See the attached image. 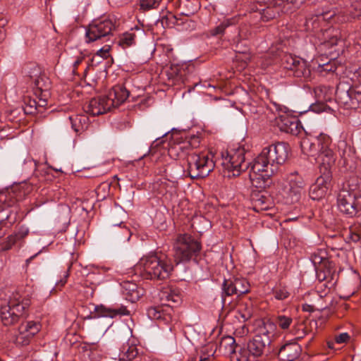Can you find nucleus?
Listing matches in <instances>:
<instances>
[{"label":"nucleus","mask_w":361,"mask_h":361,"mask_svg":"<svg viewBox=\"0 0 361 361\" xmlns=\"http://www.w3.org/2000/svg\"><path fill=\"white\" fill-rule=\"evenodd\" d=\"M288 145L285 142H276L263 148L253 161L250 162V178L253 183L259 184L260 188L268 185L270 178L288 159Z\"/></svg>","instance_id":"obj_1"},{"label":"nucleus","mask_w":361,"mask_h":361,"mask_svg":"<svg viewBox=\"0 0 361 361\" xmlns=\"http://www.w3.org/2000/svg\"><path fill=\"white\" fill-rule=\"evenodd\" d=\"M6 304L0 307V317L5 326H9L18 322L26 314V310L30 305L27 295H23L20 290H9L6 295Z\"/></svg>","instance_id":"obj_2"},{"label":"nucleus","mask_w":361,"mask_h":361,"mask_svg":"<svg viewBox=\"0 0 361 361\" xmlns=\"http://www.w3.org/2000/svg\"><path fill=\"white\" fill-rule=\"evenodd\" d=\"M135 269L147 279L164 280L169 277L173 266L166 257H161L156 253L143 256L135 265Z\"/></svg>","instance_id":"obj_3"},{"label":"nucleus","mask_w":361,"mask_h":361,"mask_svg":"<svg viewBox=\"0 0 361 361\" xmlns=\"http://www.w3.org/2000/svg\"><path fill=\"white\" fill-rule=\"evenodd\" d=\"M96 96L92 98V116H98L123 104L129 97V91L123 85L113 87L107 95H102L97 89Z\"/></svg>","instance_id":"obj_4"},{"label":"nucleus","mask_w":361,"mask_h":361,"mask_svg":"<svg viewBox=\"0 0 361 361\" xmlns=\"http://www.w3.org/2000/svg\"><path fill=\"white\" fill-rule=\"evenodd\" d=\"M305 0H257V4L264 8H257L254 10V18H259L262 20L267 22L275 18L281 13H286L290 8V5L298 6L303 4Z\"/></svg>","instance_id":"obj_5"},{"label":"nucleus","mask_w":361,"mask_h":361,"mask_svg":"<svg viewBox=\"0 0 361 361\" xmlns=\"http://www.w3.org/2000/svg\"><path fill=\"white\" fill-rule=\"evenodd\" d=\"M337 207L341 213L348 218L357 216L361 214V192L344 186L337 195Z\"/></svg>","instance_id":"obj_6"},{"label":"nucleus","mask_w":361,"mask_h":361,"mask_svg":"<svg viewBox=\"0 0 361 361\" xmlns=\"http://www.w3.org/2000/svg\"><path fill=\"white\" fill-rule=\"evenodd\" d=\"M202 250L201 243L188 234H180L174 244V258L177 264L190 261Z\"/></svg>","instance_id":"obj_7"},{"label":"nucleus","mask_w":361,"mask_h":361,"mask_svg":"<svg viewBox=\"0 0 361 361\" xmlns=\"http://www.w3.org/2000/svg\"><path fill=\"white\" fill-rule=\"evenodd\" d=\"M209 154H191L188 157V173L194 178H203L214 170L215 163Z\"/></svg>","instance_id":"obj_8"},{"label":"nucleus","mask_w":361,"mask_h":361,"mask_svg":"<svg viewBox=\"0 0 361 361\" xmlns=\"http://www.w3.org/2000/svg\"><path fill=\"white\" fill-rule=\"evenodd\" d=\"M221 159V165L228 171H233V176H238L241 171L250 167V162L245 161V149L242 147H238L230 152H222Z\"/></svg>","instance_id":"obj_9"},{"label":"nucleus","mask_w":361,"mask_h":361,"mask_svg":"<svg viewBox=\"0 0 361 361\" xmlns=\"http://www.w3.org/2000/svg\"><path fill=\"white\" fill-rule=\"evenodd\" d=\"M39 322L27 321L23 322L14 331L11 341L18 345H28L31 339L41 330Z\"/></svg>","instance_id":"obj_10"},{"label":"nucleus","mask_w":361,"mask_h":361,"mask_svg":"<svg viewBox=\"0 0 361 361\" xmlns=\"http://www.w3.org/2000/svg\"><path fill=\"white\" fill-rule=\"evenodd\" d=\"M287 185L283 189L284 197L287 204L298 202L304 192L305 183L297 172L290 173L287 177Z\"/></svg>","instance_id":"obj_11"},{"label":"nucleus","mask_w":361,"mask_h":361,"mask_svg":"<svg viewBox=\"0 0 361 361\" xmlns=\"http://www.w3.org/2000/svg\"><path fill=\"white\" fill-rule=\"evenodd\" d=\"M266 339L254 336L247 343V359L250 361H258L259 358L267 356L274 350L272 345L267 344Z\"/></svg>","instance_id":"obj_12"},{"label":"nucleus","mask_w":361,"mask_h":361,"mask_svg":"<svg viewBox=\"0 0 361 361\" xmlns=\"http://www.w3.org/2000/svg\"><path fill=\"white\" fill-rule=\"evenodd\" d=\"M147 314L150 319L157 320L160 324H168L176 319L170 305L150 307L147 310Z\"/></svg>","instance_id":"obj_13"},{"label":"nucleus","mask_w":361,"mask_h":361,"mask_svg":"<svg viewBox=\"0 0 361 361\" xmlns=\"http://www.w3.org/2000/svg\"><path fill=\"white\" fill-rule=\"evenodd\" d=\"M331 176L329 172H322L315 183L310 187V197L319 200L326 195L331 185Z\"/></svg>","instance_id":"obj_14"},{"label":"nucleus","mask_w":361,"mask_h":361,"mask_svg":"<svg viewBox=\"0 0 361 361\" xmlns=\"http://www.w3.org/2000/svg\"><path fill=\"white\" fill-rule=\"evenodd\" d=\"M286 44L285 41H281L279 44L272 45L269 49V53L274 58L281 57L284 68L290 71L300 57L286 53L284 51Z\"/></svg>","instance_id":"obj_15"},{"label":"nucleus","mask_w":361,"mask_h":361,"mask_svg":"<svg viewBox=\"0 0 361 361\" xmlns=\"http://www.w3.org/2000/svg\"><path fill=\"white\" fill-rule=\"evenodd\" d=\"M113 27V23L109 19L92 20V43L110 35Z\"/></svg>","instance_id":"obj_16"},{"label":"nucleus","mask_w":361,"mask_h":361,"mask_svg":"<svg viewBox=\"0 0 361 361\" xmlns=\"http://www.w3.org/2000/svg\"><path fill=\"white\" fill-rule=\"evenodd\" d=\"M356 78H353V83L346 92L350 106L353 108L361 106V67L356 73Z\"/></svg>","instance_id":"obj_17"},{"label":"nucleus","mask_w":361,"mask_h":361,"mask_svg":"<svg viewBox=\"0 0 361 361\" xmlns=\"http://www.w3.org/2000/svg\"><path fill=\"white\" fill-rule=\"evenodd\" d=\"M121 286L123 297L131 302H135L144 295V289L132 281H123L121 283Z\"/></svg>","instance_id":"obj_18"},{"label":"nucleus","mask_w":361,"mask_h":361,"mask_svg":"<svg viewBox=\"0 0 361 361\" xmlns=\"http://www.w3.org/2000/svg\"><path fill=\"white\" fill-rule=\"evenodd\" d=\"M302 349L297 343H288L279 350L278 356L283 361H294L297 360L301 353Z\"/></svg>","instance_id":"obj_19"},{"label":"nucleus","mask_w":361,"mask_h":361,"mask_svg":"<svg viewBox=\"0 0 361 361\" xmlns=\"http://www.w3.org/2000/svg\"><path fill=\"white\" fill-rule=\"evenodd\" d=\"M125 216V213L121 208H116L115 211L112 214V223L114 227L119 230L118 237L122 239L129 240L130 237V230L123 225V219Z\"/></svg>","instance_id":"obj_20"},{"label":"nucleus","mask_w":361,"mask_h":361,"mask_svg":"<svg viewBox=\"0 0 361 361\" xmlns=\"http://www.w3.org/2000/svg\"><path fill=\"white\" fill-rule=\"evenodd\" d=\"M277 125L281 131L286 133L297 135L300 133V123L296 118H289L286 116H280L277 121Z\"/></svg>","instance_id":"obj_21"},{"label":"nucleus","mask_w":361,"mask_h":361,"mask_svg":"<svg viewBox=\"0 0 361 361\" xmlns=\"http://www.w3.org/2000/svg\"><path fill=\"white\" fill-rule=\"evenodd\" d=\"M129 312L126 307H121L119 309H107L104 305H97L94 307V310L92 312V319L99 318V317H113L116 314L126 315L128 314Z\"/></svg>","instance_id":"obj_22"},{"label":"nucleus","mask_w":361,"mask_h":361,"mask_svg":"<svg viewBox=\"0 0 361 361\" xmlns=\"http://www.w3.org/2000/svg\"><path fill=\"white\" fill-rule=\"evenodd\" d=\"M69 119L71 123L72 128L76 133L88 130L90 121L89 115L87 114L71 116L69 117Z\"/></svg>","instance_id":"obj_23"},{"label":"nucleus","mask_w":361,"mask_h":361,"mask_svg":"<svg viewBox=\"0 0 361 361\" xmlns=\"http://www.w3.org/2000/svg\"><path fill=\"white\" fill-rule=\"evenodd\" d=\"M274 329L275 325L273 322L269 321L264 322L262 326H259L255 336L263 340L266 339L267 344L272 345Z\"/></svg>","instance_id":"obj_24"},{"label":"nucleus","mask_w":361,"mask_h":361,"mask_svg":"<svg viewBox=\"0 0 361 361\" xmlns=\"http://www.w3.org/2000/svg\"><path fill=\"white\" fill-rule=\"evenodd\" d=\"M318 161L321 164L320 171H322L324 169L323 172H329L330 168L334 164L336 158L332 150L324 151V152H320L317 155Z\"/></svg>","instance_id":"obj_25"},{"label":"nucleus","mask_w":361,"mask_h":361,"mask_svg":"<svg viewBox=\"0 0 361 361\" xmlns=\"http://www.w3.org/2000/svg\"><path fill=\"white\" fill-rule=\"evenodd\" d=\"M238 344L233 337L231 336H223L219 342V350L226 355H233L236 352Z\"/></svg>","instance_id":"obj_26"},{"label":"nucleus","mask_w":361,"mask_h":361,"mask_svg":"<svg viewBox=\"0 0 361 361\" xmlns=\"http://www.w3.org/2000/svg\"><path fill=\"white\" fill-rule=\"evenodd\" d=\"M293 75L298 78H308L310 77L311 71L308 67L306 61L299 58L294 65V67L290 70Z\"/></svg>","instance_id":"obj_27"},{"label":"nucleus","mask_w":361,"mask_h":361,"mask_svg":"<svg viewBox=\"0 0 361 361\" xmlns=\"http://www.w3.org/2000/svg\"><path fill=\"white\" fill-rule=\"evenodd\" d=\"M221 290L222 302L225 305L227 297L236 295V286L235 285L234 277L225 279L222 283Z\"/></svg>","instance_id":"obj_28"},{"label":"nucleus","mask_w":361,"mask_h":361,"mask_svg":"<svg viewBox=\"0 0 361 361\" xmlns=\"http://www.w3.org/2000/svg\"><path fill=\"white\" fill-rule=\"evenodd\" d=\"M252 200L254 207L258 210H267L270 205V199L262 192L252 193Z\"/></svg>","instance_id":"obj_29"},{"label":"nucleus","mask_w":361,"mask_h":361,"mask_svg":"<svg viewBox=\"0 0 361 361\" xmlns=\"http://www.w3.org/2000/svg\"><path fill=\"white\" fill-rule=\"evenodd\" d=\"M301 148L304 153L309 156L315 157L319 154V147L315 141V138L312 140L310 138L306 137L301 141Z\"/></svg>","instance_id":"obj_30"},{"label":"nucleus","mask_w":361,"mask_h":361,"mask_svg":"<svg viewBox=\"0 0 361 361\" xmlns=\"http://www.w3.org/2000/svg\"><path fill=\"white\" fill-rule=\"evenodd\" d=\"M28 233L27 229L22 230L13 235H9L3 245L4 250H8L20 240L23 239Z\"/></svg>","instance_id":"obj_31"},{"label":"nucleus","mask_w":361,"mask_h":361,"mask_svg":"<svg viewBox=\"0 0 361 361\" xmlns=\"http://www.w3.org/2000/svg\"><path fill=\"white\" fill-rule=\"evenodd\" d=\"M338 31H334L332 29H327L325 30L324 36L325 40L324 44L328 47H333L338 44L339 42H342V39L338 37Z\"/></svg>","instance_id":"obj_32"},{"label":"nucleus","mask_w":361,"mask_h":361,"mask_svg":"<svg viewBox=\"0 0 361 361\" xmlns=\"http://www.w3.org/2000/svg\"><path fill=\"white\" fill-rule=\"evenodd\" d=\"M310 259L316 269H319L322 264L325 265L328 260L324 250H319L311 254Z\"/></svg>","instance_id":"obj_33"},{"label":"nucleus","mask_w":361,"mask_h":361,"mask_svg":"<svg viewBox=\"0 0 361 361\" xmlns=\"http://www.w3.org/2000/svg\"><path fill=\"white\" fill-rule=\"evenodd\" d=\"M236 286V296L240 297L250 291V283L244 278L234 277Z\"/></svg>","instance_id":"obj_34"},{"label":"nucleus","mask_w":361,"mask_h":361,"mask_svg":"<svg viewBox=\"0 0 361 361\" xmlns=\"http://www.w3.org/2000/svg\"><path fill=\"white\" fill-rule=\"evenodd\" d=\"M234 19H226L221 22L218 26L211 29L209 30V34L212 36L221 35L225 32L226 28L234 25Z\"/></svg>","instance_id":"obj_35"},{"label":"nucleus","mask_w":361,"mask_h":361,"mask_svg":"<svg viewBox=\"0 0 361 361\" xmlns=\"http://www.w3.org/2000/svg\"><path fill=\"white\" fill-rule=\"evenodd\" d=\"M315 141L317 142L319 148H320L319 153L327 150H331L330 148L331 139L328 135L322 133L318 137H315Z\"/></svg>","instance_id":"obj_36"},{"label":"nucleus","mask_w":361,"mask_h":361,"mask_svg":"<svg viewBox=\"0 0 361 361\" xmlns=\"http://www.w3.org/2000/svg\"><path fill=\"white\" fill-rule=\"evenodd\" d=\"M135 35L134 33L126 32L120 37L118 44L125 49L135 43Z\"/></svg>","instance_id":"obj_37"},{"label":"nucleus","mask_w":361,"mask_h":361,"mask_svg":"<svg viewBox=\"0 0 361 361\" xmlns=\"http://www.w3.org/2000/svg\"><path fill=\"white\" fill-rule=\"evenodd\" d=\"M160 22L162 27H171L178 24V18L176 16L169 13L167 15H164L161 17V19L158 20L157 23Z\"/></svg>","instance_id":"obj_38"},{"label":"nucleus","mask_w":361,"mask_h":361,"mask_svg":"<svg viewBox=\"0 0 361 361\" xmlns=\"http://www.w3.org/2000/svg\"><path fill=\"white\" fill-rule=\"evenodd\" d=\"M321 20L317 19V13L314 17L307 18L305 23V26L307 31L312 32L317 30L319 27Z\"/></svg>","instance_id":"obj_39"},{"label":"nucleus","mask_w":361,"mask_h":361,"mask_svg":"<svg viewBox=\"0 0 361 361\" xmlns=\"http://www.w3.org/2000/svg\"><path fill=\"white\" fill-rule=\"evenodd\" d=\"M24 71L26 75H27L30 78H36L35 80L38 79L37 78L38 77L40 73L39 67L34 63H30L27 65L25 68Z\"/></svg>","instance_id":"obj_40"},{"label":"nucleus","mask_w":361,"mask_h":361,"mask_svg":"<svg viewBox=\"0 0 361 361\" xmlns=\"http://www.w3.org/2000/svg\"><path fill=\"white\" fill-rule=\"evenodd\" d=\"M207 351V356L204 355H201V356H195V357H190L188 361H211L209 359V357L210 355H213L214 353V350H213L212 348V346H206L203 348L202 350V353H204V352Z\"/></svg>","instance_id":"obj_41"},{"label":"nucleus","mask_w":361,"mask_h":361,"mask_svg":"<svg viewBox=\"0 0 361 361\" xmlns=\"http://www.w3.org/2000/svg\"><path fill=\"white\" fill-rule=\"evenodd\" d=\"M337 68L336 63L334 61L319 65V71L323 73H334Z\"/></svg>","instance_id":"obj_42"},{"label":"nucleus","mask_w":361,"mask_h":361,"mask_svg":"<svg viewBox=\"0 0 361 361\" xmlns=\"http://www.w3.org/2000/svg\"><path fill=\"white\" fill-rule=\"evenodd\" d=\"M92 47L94 48L92 51L95 52L97 56H99L102 57V59H106L109 56V52L110 50V46L109 45H104L102 48H99L97 46H96L95 44H92Z\"/></svg>","instance_id":"obj_43"},{"label":"nucleus","mask_w":361,"mask_h":361,"mask_svg":"<svg viewBox=\"0 0 361 361\" xmlns=\"http://www.w3.org/2000/svg\"><path fill=\"white\" fill-rule=\"evenodd\" d=\"M161 0H140V7L143 10L157 8Z\"/></svg>","instance_id":"obj_44"},{"label":"nucleus","mask_w":361,"mask_h":361,"mask_svg":"<svg viewBox=\"0 0 361 361\" xmlns=\"http://www.w3.org/2000/svg\"><path fill=\"white\" fill-rule=\"evenodd\" d=\"M292 318L284 315H280L276 319L277 325L282 329H287L292 323Z\"/></svg>","instance_id":"obj_45"},{"label":"nucleus","mask_w":361,"mask_h":361,"mask_svg":"<svg viewBox=\"0 0 361 361\" xmlns=\"http://www.w3.org/2000/svg\"><path fill=\"white\" fill-rule=\"evenodd\" d=\"M336 15L334 11H323L322 12H317V19L321 20V21H326L332 19Z\"/></svg>","instance_id":"obj_46"},{"label":"nucleus","mask_w":361,"mask_h":361,"mask_svg":"<svg viewBox=\"0 0 361 361\" xmlns=\"http://www.w3.org/2000/svg\"><path fill=\"white\" fill-rule=\"evenodd\" d=\"M274 297L277 300H283L288 298L290 293L286 288H280L274 291Z\"/></svg>","instance_id":"obj_47"},{"label":"nucleus","mask_w":361,"mask_h":361,"mask_svg":"<svg viewBox=\"0 0 361 361\" xmlns=\"http://www.w3.org/2000/svg\"><path fill=\"white\" fill-rule=\"evenodd\" d=\"M40 80L41 79H37L35 81L37 88L35 90L34 94L37 100H39V99H42V97L44 94H45V92H49L48 89H42V86L40 85Z\"/></svg>","instance_id":"obj_48"},{"label":"nucleus","mask_w":361,"mask_h":361,"mask_svg":"<svg viewBox=\"0 0 361 361\" xmlns=\"http://www.w3.org/2000/svg\"><path fill=\"white\" fill-rule=\"evenodd\" d=\"M326 104L324 102H318L310 106L311 110L316 113H320L326 111Z\"/></svg>","instance_id":"obj_49"},{"label":"nucleus","mask_w":361,"mask_h":361,"mask_svg":"<svg viewBox=\"0 0 361 361\" xmlns=\"http://www.w3.org/2000/svg\"><path fill=\"white\" fill-rule=\"evenodd\" d=\"M169 78H178L180 79L182 77L180 71L178 66H173L171 68L170 71L168 73Z\"/></svg>","instance_id":"obj_50"},{"label":"nucleus","mask_w":361,"mask_h":361,"mask_svg":"<svg viewBox=\"0 0 361 361\" xmlns=\"http://www.w3.org/2000/svg\"><path fill=\"white\" fill-rule=\"evenodd\" d=\"M351 6L356 12L355 16H361V0H353Z\"/></svg>","instance_id":"obj_51"},{"label":"nucleus","mask_w":361,"mask_h":361,"mask_svg":"<svg viewBox=\"0 0 361 361\" xmlns=\"http://www.w3.org/2000/svg\"><path fill=\"white\" fill-rule=\"evenodd\" d=\"M44 94H45L43 95L42 99H39V100H37V109L39 108L45 107L47 105V99L49 97V92H45Z\"/></svg>","instance_id":"obj_52"},{"label":"nucleus","mask_w":361,"mask_h":361,"mask_svg":"<svg viewBox=\"0 0 361 361\" xmlns=\"http://www.w3.org/2000/svg\"><path fill=\"white\" fill-rule=\"evenodd\" d=\"M350 338L347 333H342L335 337V342L336 343H343L347 342Z\"/></svg>","instance_id":"obj_53"},{"label":"nucleus","mask_w":361,"mask_h":361,"mask_svg":"<svg viewBox=\"0 0 361 361\" xmlns=\"http://www.w3.org/2000/svg\"><path fill=\"white\" fill-rule=\"evenodd\" d=\"M6 20L1 19L0 20V42L1 41H3L6 38V30L4 28V26L6 25Z\"/></svg>","instance_id":"obj_54"},{"label":"nucleus","mask_w":361,"mask_h":361,"mask_svg":"<svg viewBox=\"0 0 361 361\" xmlns=\"http://www.w3.org/2000/svg\"><path fill=\"white\" fill-rule=\"evenodd\" d=\"M125 354L126 355V358L128 360H131V359L134 358L137 355V352L135 351V347H129L128 348L127 351L125 353Z\"/></svg>","instance_id":"obj_55"},{"label":"nucleus","mask_w":361,"mask_h":361,"mask_svg":"<svg viewBox=\"0 0 361 361\" xmlns=\"http://www.w3.org/2000/svg\"><path fill=\"white\" fill-rule=\"evenodd\" d=\"M25 106H29V107L37 109V99L35 98H28L25 100Z\"/></svg>","instance_id":"obj_56"},{"label":"nucleus","mask_w":361,"mask_h":361,"mask_svg":"<svg viewBox=\"0 0 361 361\" xmlns=\"http://www.w3.org/2000/svg\"><path fill=\"white\" fill-rule=\"evenodd\" d=\"M166 298L168 301H172L173 302H175V303H177L180 301V297L178 295L167 293V295L166 296Z\"/></svg>","instance_id":"obj_57"},{"label":"nucleus","mask_w":361,"mask_h":361,"mask_svg":"<svg viewBox=\"0 0 361 361\" xmlns=\"http://www.w3.org/2000/svg\"><path fill=\"white\" fill-rule=\"evenodd\" d=\"M98 348H99V345H96L94 343H92V348H91L92 355H93V354L94 353L95 351L99 350V353H97V359L99 360L102 357V353H101L102 352V350L101 349L99 350Z\"/></svg>","instance_id":"obj_58"},{"label":"nucleus","mask_w":361,"mask_h":361,"mask_svg":"<svg viewBox=\"0 0 361 361\" xmlns=\"http://www.w3.org/2000/svg\"><path fill=\"white\" fill-rule=\"evenodd\" d=\"M37 109L29 107V106H25L24 108L25 113L27 114H32L35 113Z\"/></svg>","instance_id":"obj_59"},{"label":"nucleus","mask_w":361,"mask_h":361,"mask_svg":"<svg viewBox=\"0 0 361 361\" xmlns=\"http://www.w3.org/2000/svg\"><path fill=\"white\" fill-rule=\"evenodd\" d=\"M237 331H238V333L239 334H240L241 336L247 334L249 332L248 328L245 325H243L240 330H237Z\"/></svg>","instance_id":"obj_60"},{"label":"nucleus","mask_w":361,"mask_h":361,"mask_svg":"<svg viewBox=\"0 0 361 361\" xmlns=\"http://www.w3.org/2000/svg\"><path fill=\"white\" fill-rule=\"evenodd\" d=\"M64 279H61L58 283H57V286H63L66 282V278L68 276V271H65L64 272Z\"/></svg>","instance_id":"obj_61"},{"label":"nucleus","mask_w":361,"mask_h":361,"mask_svg":"<svg viewBox=\"0 0 361 361\" xmlns=\"http://www.w3.org/2000/svg\"><path fill=\"white\" fill-rule=\"evenodd\" d=\"M85 35H86V38H87V42H90V24H89L86 26Z\"/></svg>","instance_id":"obj_62"},{"label":"nucleus","mask_w":361,"mask_h":361,"mask_svg":"<svg viewBox=\"0 0 361 361\" xmlns=\"http://www.w3.org/2000/svg\"><path fill=\"white\" fill-rule=\"evenodd\" d=\"M170 169V166H167V168H166L164 169V173H165V176L166 177V178L169 180H171V179L173 178V177L171 176V174L169 173V170Z\"/></svg>","instance_id":"obj_63"},{"label":"nucleus","mask_w":361,"mask_h":361,"mask_svg":"<svg viewBox=\"0 0 361 361\" xmlns=\"http://www.w3.org/2000/svg\"><path fill=\"white\" fill-rule=\"evenodd\" d=\"M235 32L237 33V39H235V37L233 39V41H236V42H238L239 41V38H241L242 36H241V30H240L239 28L238 27H235Z\"/></svg>","instance_id":"obj_64"}]
</instances>
